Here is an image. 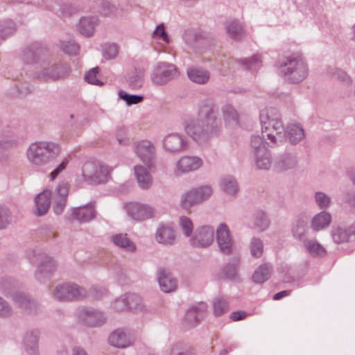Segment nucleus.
<instances>
[{
  "instance_id": "f257e3e1",
  "label": "nucleus",
  "mask_w": 355,
  "mask_h": 355,
  "mask_svg": "<svg viewBox=\"0 0 355 355\" xmlns=\"http://www.w3.org/2000/svg\"><path fill=\"white\" fill-rule=\"evenodd\" d=\"M196 120L185 121V132L200 145L207 144L221 132L222 122L218 116V108L211 98L200 101L198 105Z\"/></svg>"
},
{
  "instance_id": "f03ea898",
  "label": "nucleus",
  "mask_w": 355,
  "mask_h": 355,
  "mask_svg": "<svg viewBox=\"0 0 355 355\" xmlns=\"http://www.w3.org/2000/svg\"><path fill=\"white\" fill-rule=\"evenodd\" d=\"M69 189V184L62 182L57 186L54 191L46 189L37 194L35 199V214L39 216L46 214L51 202L54 213L56 215L62 214L67 206Z\"/></svg>"
},
{
  "instance_id": "7ed1b4c3",
  "label": "nucleus",
  "mask_w": 355,
  "mask_h": 355,
  "mask_svg": "<svg viewBox=\"0 0 355 355\" xmlns=\"http://www.w3.org/2000/svg\"><path fill=\"white\" fill-rule=\"evenodd\" d=\"M61 151L60 146L52 141H41L31 144L27 150L29 162L37 167L44 166L55 160Z\"/></svg>"
},
{
  "instance_id": "20e7f679",
  "label": "nucleus",
  "mask_w": 355,
  "mask_h": 355,
  "mask_svg": "<svg viewBox=\"0 0 355 355\" xmlns=\"http://www.w3.org/2000/svg\"><path fill=\"white\" fill-rule=\"evenodd\" d=\"M279 69L285 80L291 83L302 82L309 73L307 62L301 55L286 57L279 62Z\"/></svg>"
},
{
  "instance_id": "39448f33",
  "label": "nucleus",
  "mask_w": 355,
  "mask_h": 355,
  "mask_svg": "<svg viewBox=\"0 0 355 355\" xmlns=\"http://www.w3.org/2000/svg\"><path fill=\"white\" fill-rule=\"evenodd\" d=\"M70 68L64 62H49L33 73V78L42 82H54L69 76Z\"/></svg>"
},
{
  "instance_id": "423d86ee",
  "label": "nucleus",
  "mask_w": 355,
  "mask_h": 355,
  "mask_svg": "<svg viewBox=\"0 0 355 355\" xmlns=\"http://www.w3.org/2000/svg\"><path fill=\"white\" fill-rule=\"evenodd\" d=\"M53 295L60 301L80 300L87 297V291L73 283H66L55 287Z\"/></svg>"
},
{
  "instance_id": "0eeeda50",
  "label": "nucleus",
  "mask_w": 355,
  "mask_h": 355,
  "mask_svg": "<svg viewBox=\"0 0 355 355\" xmlns=\"http://www.w3.org/2000/svg\"><path fill=\"white\" fill-rule=\"evenodd\" d=\"M79 321L85 326L96 328L104 325L107 320L106 313L94 307H83L78 312Z\"/></svg>"
},
{
  "instance_id": "6e6552de",
  "label": "nucleus",
  "mask_w": 355,
  "mask_h": 355,
  "mask_svg": "<svg viewBox=\"0 0 355 355\" xmlns=\"http://www.w3.org/2000/svg\"><path fill=\"white\" fill-rule=\"evenodd\" d=\"M96 215L95 202H89L83 206L71 207L66 214L64 218L71 224L76 222L82 224L93 220Z\"/></svg>"
},
{
  "instance_id": "1a4fd4ad",
  "label": "nucleus",
  "mask_w": 355,
  "mask_h": 355,
  "mask_svg": "<svg viewBox=\"0 0 355 355\" xmlns=\"http://www.w3.org/2000/svg\"><path fill=\"white\" fill-rule=\"evenodd\" d=\"M108 166L94 162H86L83 166V175L90 184L104 183L110 175Z\"/></svg>"
},
{
  "instance_id": "9d476101",
  "label": "nucleus",
  "mask_w": 355,
  "mask_h": 355,
  "mask_svg": "<svg viewBox=\"0 0 355 355\" xmlns=\"http://www.w3.org/2000/svg\"><path fill=\"white\" fill-rule=\"evenodd\" d=\"M179 71L177 67L167 62H159L151 75V80L156 85H164L178 78Z\"/></svg>"
},
{
  "instance_id": "9b49d317",
  "label": "nucleus",
  "mask_w": 355,
  "mask_h": 355,
  "mask_svg": "<svg viewBox=\"0 0 355 355\" xmlns=\"http://www.w3.org/2000/svg\"><path fill=\"white\" fill-rule=\"evenodd\" d=\"M39 264L35 273V277L41 283L49 279L56 270V262L52 257L44 253H38Z\"/></svg>"
},
{
  "instance_id": "f8f14e48",
  "label": "nucleus",
  "mask_w": 355,
  "mask_h": 355,
  "mask_svg": "<svg viewBox=\"0 0 355 355\" xmlns=\"http://www.w3.org/2000/svg\"><path fill=\"white\" fill-rule=\"evenodd\" d=\"M261 125H268L273 122L272 130L280 138L283 139L282 133L284 131V126L282 121V116L279 112L275 107H268L261 111L259 115Z\"/></svg>"
},
{
  "instance_id": "ddd939ff",
  "label": "nucleus",
  "mask_w": 355,
  "mask_h": 355,
  "mask_svg": "<svg viewBox=\"0 0 355 355\" xmlns=\"http://www.w3.org/2000/svg\"><path fill=\"white\" fill-rule=\"evenodd\" d=\"M135 151L148 169L153 166L156 158V149L152 142L147 140L138 142L135 146Z\"/></svg>"
},
{
  "instance_id": "4468645a",
  "label": "nucleus",
  "mask_w": 355,
  "mask_h": 355,
  "mask_svg": "<svg viewBox=\"0 0 355 355\" xmlns=\"http://www.w3.org/2000/svg\"><path fill=\"white\" fill-rule=\"evenodd\" d=\"M47 53L46 47L39 42H34L22 51L21 60L28 64L38 63Z\"/></svg>"
},
{
  "instance_id": "2eb2a0df",
  "label": "nucleus",
  "mask_w": 355,
  "mask_h": 355,
  "mask_svg": "<svg viewBox=\"0 0 355 355\" xmlns=\"http://www.w3.org/2000/svg\"><path fill=\"white\" fill-rule=\"evenodd\" d=\"M163 146L169 153H179L187 150L188 141L183 135L171 133L164 138Z\"/></svg>"
},
{
  "instance_id": "dca6fc26",
  "label": "nucleus",
  "mask_w": 355,
  "mask_h": 355,
  "mask_svg": "<svg viewBox=\"0 0 355 355\" xmlns=\"http://www.w3.org/2000/svg\"><path fill=\"white\" fill-rule=\"evenodd\" d=\"M214 230L210 226H202L194 233L190 239V243L195 248H206L210 245L214 241Z\"/></svg>"
},
{
  "instance_id": "f3484780",
  "label": "nucleus",
  "mask_w": 355,
  "mask_h": 355,
  "mask_svg": "<svg viewBox=\"0 0 355 355\" xmlns=\"http://www.w3.org/2000/svg\"><path fill=\"white\" fill-rule=\"evenodd\" d=\"M216 241L220 251L226 255L230 254L233 248V240L227 225L222 223L216 230Z\"/></svg>"
},
{
  "instance_id": "a211bd4d",
  "label": "nucleus",
  "mask_w": 355,
  "mask_h": 355,
  "mask_svg": "<svg viewBox=\"0 0 355 355\" xmlns=\"http://www.w3.org/2000/svg\"><path fill=\"white\" fill-rule=\"evenodd\" d=\"M128 215L136 220H144L153 216L154 209L148 205L130 202L126 205Z\"/></svg>"
},
{
  "instance_id": "6ab92c4d",
  "label": "nucleus",
  "mask_w": 355,
  "mask_h": 355,
  "mask_svg": "<svg viewBox=\"0 0 355 355\" xmlns=\"http://www.w3.org/2000/svg\"><path fill=\"white\" fill-rule=\"evenodd\" d=\"M10 298L17 306L28 313H35L38 309L37 303L29 295L19 290Z\"/></svg>"
},
{
  "instance_id": "aec40b11",
  "label": "nucleus",
  "mask_w": 355,
  "mask_h": 355,
  "mask_svg": "<svg viewBox=\"0 0 355 355\" xmlns=\"http://www.w3.org/2000/svg\"><path fill=\"white\" fill-rule=\"evenodd\" d=\"M331 235L334 242L337 244L347 243L350 238L355 235V224L349 226H334L331 231Z\"/></svg>"
},
{
  "instance_id": "412c9836",
  "label": "nucleus",
  "mask_w": 355,
  "mask_h": 355,
  "mask_svg": "<svg viewBox=\"0 0 355 355\" xmlns=\"http://www.w3.org/2000/svg\"><path fill=\"white\" fill-rule=\"evenodd\" d=\"M205 310L206 304L204 303L189 308L184 319L186 328L190 329L197 325L204 317Z\"/></svg>"
},
{
  "instance_id": "4be33fe9",
  "label": "nucleus",
  "mask_w": 355,
  "mask_h": 355,
  "mask_svg": "<svg viewBox=\"0 0 355 355\" xmlns=\"http://www.w3.org/2000/svg\"><path fill=\"white\" fill-rule=\"evenodd\" d=\"M298 164V159L295 153H284L275 159L274 167L279 172L294 169Z\"/></svg>"
},
{
  "instance_id": "5701e85b",
  "label": "nucleus",
  "mask_w": 355,
  "mask_h": 355,
  "mask_svg": "<svg viewBox=\"0 0 355 355\" xmlns=\"http://www.w3.org/2000/svg\"><path fill=\"white\" fill-rule=\"evenodd\" d=\"M175 232L170 224H161L155 233V240L160 244L171 245L175 241Z\"/></svg>"
},
{
  "instance_id": "b1692460",
  "label": "nucleus",
  "mask_w": 355,
  "mask_h": 355,
  "mask_svg": "<svg viewBox=\"0 0 355 355\" xmlns=\"http://www.w3.org/2000/svg\"><path fill=\"white\" fill-rule=\"evenodd\" d=\"M158 282L161 290L164 293H171L177 288V280L171 272L166 268H160L157 272Z\"/></svg>"
},
{
  "instance_id": "393cba45",
  "label": "nucleus",
  "mask_w": 355,
  "mask_h": 355,
  "mask_svg": "<svg viewBox=\"0 0 355 355\" xmlns=\"http://www.w3.org/2000/svg\"><path fill=\"white\" fill-rule=\"evenodd\" d=\"M202 164V159L197 156H184L177 162V169L181 173H189L198 169Z\"/></svg>"
},
{
  "instance_id": "a878e982",
  "label": "nucleus",
  "mask_w": 355,
  "mask_h": 355,
  "mask_svg": "<svg viewBox=\"0 0 355 355\" xmlns=\"http://www.w3.org/2000/svg\"><path fill=\"white\" fill-rule=\"evenodd\" d=\"M39 331L31 330L27 331L24 337V347L28 355H39Z\"/></svg>"
},
{
  "instance_id": "bb28decb",
  "label": "nucleus",
  "mask_w": 355,
  "mask_h": 355,
  "mask_svg": "<svg viewBox=\"0 0 355 355\" xmlns=\"http://www.w3.org/2000/svg\"><path fill=\"white\" fill-rule=\"evenodd\" d=\"M187 74L191 81L199 85L207 84L210 79V72L201 67H189L187 70Z\"/></svg>"
},
{
  "instance_id": "cd10ccee",
  "label": "nucleus",
  "mask_w": 355,
  "mask_h": 355,
  "mask_svg": "<svg viewBox=\"0 0 355 355\" xmlns=\"http://www.w3.org/2000/svg\"><path fill=\"white\" fill-rule=\"evenodd\" d=\"M20 288L21 284L13 277L0 278V291L7 297H11Z\"/></svg>"
},
{
  "instance_id": "c85d7f7f",
  "label": "nucleus",
  "mask_w": 355,
  "mask_h": 355,
  "mask_svg": "<svg viewBox=\"0 0 355 355\" xmlns=\"http://www.w3.org/2000/svg\"><path fill=\"white\" fill-rule=\"evenodd\" d=\"M134 170L139 187L145 190L148 189L152 186L153 180L148 168L141 165H137Z\"/></svg>"
},
{
  "instance_id": "c756f323",
  "label": "nucleus",
  "mask_w": 355,
  "mask_h": 355,
  "mask_svg": "<svg viewBox=\"0 0 355 355\" xmlns=\"http://www.w3.org/2000/svg\"><path fill=\"white\" fill-rule=\"evenodd\" d=\"M125 80L130 89H137L141 88L144 82V70L139 68L129 71L126 75Z\"/></svg>"
},
{
  "instance_id": "7c9ffc66",
  "label": "nucleus",
  "mask_w": 355,
  "mask_h": 355,
  "mask_svg": "<svg viewBox=\"0 0 355 355\" xmlns=\"http://www.w3.org/2000/svg\"><path fill=\"white\" fill-rule=\"evenodd\" d=\"M97 23L98 17L96 16L81 17L78 25V30L81 35L90 37L93 35Z\"/></svg>"
},
{
  "instance_id": "2f4dec72",
  "label": "nucleus",
  "mask_w": 355,
  "mask_h": 355,
  "mask_svg": "<svg viewBox=\"0 0 355 355\" xmlns=\"http://www.w3.org/2000/svg\"><path fill=\"white\" fill-rule=\"evenodd\" d=\"M108 341L111 345L119 348L127 347L131 343L130 336L121 329L113 331L109 336Z\"/></svg>"
},
{
  "instance_id": "473e14b6",
  "label": "nucleus",
  "mask_w": 355,
  "mask_h": 355,
  "mask_svg": "<svg viewBox=\"0 0 355 355\" xmlns=\"http://www.w3.org/2000/svg\"><path fill=\"white\" fill-rule=\"evenodd\" d=\"M282 136H286L291 144H295L304 137V132L300 125L291 124L284 128Z\"/></svg>"
},
{
  "instance_id": "72a5a7b5",
  "label": "nucleus",
  "mask_w": 355,
  "mask_h": 355,
  "mask_svg": "<svg viewBox=\"0 0 355 355\" xmlns=\"http://www.w3.org/2000/svg\"><path fill=\"white\" fill-rule=\"evenodd\" d=\"M114 244L126 252H133L136 250V245L128 237L127 234H117L112 236Z\"/></svg>"
},
{
  "instance_id": "f704fd0d",
  "label": "nucleus",
  "mask_w": 355,
  "mask_h": 355,
  "mask_svg": "<svg viewBox=\"0 0 355 355\" xmlns=\"http://www.w3.org/2000/svg\"><path fill=\"white\" fill-rule=\"evenodd\" d=\"M225 30L227 35L234 40H240L245 36L243 27L237 20L227 21Z\"/></svg>"
},
{
  "instance_id": "c9c22d12",
  "label": "nucleus",
  "mask_w": 355,
  "mask_h": 355,
  "mask_svg": "<svg viewBox=\"0 0 355 355\" xmlns=\"http://www.w3.org/2000/svg\"><path fill=\"white\" fill-rule=\"evenodd\" d=\"M269 225L268 214L263 210H257L253 214V227L259 232H263Z\"/></svg>"
},
{
  "instance_id": "e433bc0d",
  "label": "nucleus",
  "mask_w": 355,
  "mask_h": 355,
  "mask_svg": "<svg viewBox=\"0 0 355 355\" xmlns=\"http://www.w3.org/2000/svg\"><path fill=\"white\" fill-rule=\"evenodd\" d=\"M331 221V214L326 211H321L313 218L311 226L315 231H319L328 227Z\"/></svg>"
},
{
  "instance_id": "4c0bfd02",
  "label": "nucleus",
  "mask_w": 355,
  "mask_h": 355,
  "mask_svg": "<svg viewBox=\"0 0 355 355\" xmlns=\"http://www.w3.org/2000/svg\"><path fill=\"white\" fill-rule=\"evenodd\" d=\"M254 156L257 168L261 170L270 168L272 161L270 153L268 150H261V153L254 154Z\"/></svg>"
},
{
  "instance_id": "58836bf2",
  "label": "nucleus",
  "mask_w": 355,
  "mask_h": 355,
  "mask_svg": "<svg viewBox=\"0 0 355 355\" xmlns=\"http://www.w3.org/2000/svg\"><path fill=\"white\" fill-rule=\"evenodd\" d=\"M220 187L223 191L227 195H236L239 190L238 183L232 176H226L222 178Z\"/></svg>"
},
{
  "instance_id": "ea45409f",
  "label": "nucleus",
  "mask_w": 355,
  "mask_h": 355,
  "mask_svg": "<svg viewBox=\"0 0 355 355\" xmlns=\"http://www.w3.org/2000/svg\"><path fill=\"white\" fill-rule=\"evenodd\" d=\"M304 247L310 255L315 257H322L326 254V250L318 242L314 240L304 241Z\"/></svg>"
},
{
  "instance_id": "a19ab883",
  "label": "nucleus",
  "mask_w": 355,
  "mask_h": 355,
  "mask_svg": "<svg viewBox=\"0 0 355 355\" xmlns=\"http://www.w3.org/2000/svg\"><path fill=\"white\" fill-rule=\"evenodd\" d=\"M271 274V267L268 264L261 265L254 272L252 275L253 282L257 284H261L267 281Z\"/></svg>"
},
{
  "instance_id": "79ce46f5",
  "label": "nucleus",
  "mask_w": 355,
  "mask_h": 355,
  "mask_svg": "<svg viewBox=\"0 0 355 355\" xmlns=\"http://www.w3.org/2000/svg\"><path fill=\"white\" fill-rule=\"evenodd\" d=\"M329 74L345 87H349L352 85V78L340 69H331L329 71Z\"/></svg>"
},
{
  "instance_id": "37998d69",
  "label": "nucleus",
  "mask_w": 355,
  "mask_h": 355,
  "mask_svg": "<svg viewBox=\"0 0 355 355\" xmlns=\"http://www.w3.org/2000/svg\"><path fill=\"white\" fill-rule=\"evenodd\" d=\"M240 259L234 257L232 261L224 266L222 274L226 279H234L236 277Z\"/></svg>"
},
{
  "instance_id": "c03bdc74",
  "label": "nucleus",
  "mask_w": 355,
  "mask_h": 355,
  "mask_svg": "<svg viewBox=\"0 0 355 355\" xmlns=\"http://www.w3.org/2000/svg\"><path fill=\"white\" fill-rule=\"evenodd\" d=\"M181 206L183 209L189 210L192 207L200 204L196 196V193L193 189L184 193L180 201Z\"/></svg>"
},
{
  "instance_id": "a18cd8bd",
  "label": "nucleus",
  "mask_w": 355,
  "mask_h": 355,
  "mask_svg": "<svg viewBox=\"0 0 355 355\" xmlns=\"http://www.w3.org/2000/svg\"><path fill=\"white\" fill-rule=\"evenodd\" d=\"M306 230V221L303 218L298 219L292 227L293 236L297 240L306 241L305 234Z\"/></svg>"
},
{
  "instance_id": "49530a36",
  "label": "nucleus",
  "mask_w": 355,
  "mask_h": 355,
  "mask_svg": "<svg viewBox=\"0 0 355 355\" xmlns=\"http://www.w3.org/2000/svg\"><path fill=\"white\" fill-rule=\"evenodd\" d=\"M222 113L224 121L226 123L233 122L239 123V114L236 110L230 104H225L222 107Z\"/></svg>"
},
{
  "instance_id": "de8ad7c7",
  "label": "nucleus",
  "mask_w": 355,
  "mask_h": 355,
  "mask_svg": "<svg viewBox=\"0 0 355 355\" xmlns=\"http://www.w3.org/2000/svg\"><path fill=\"white\" fill-rule=\"evenodd\" d=\"M15 30V24L13 21L6 20L0 22V44L6 37L12 35Z\"/></svg>"
},
{
  "instance_id": "09e8293b",
  "label": "nucleus",
  "mask_w": 355,
  "mask_h": 355,
  "mask_svg": "<svg viewBox=\"0 0 355 355\" xmlns=\"http://www.w3.org/2000/svg\"><path fill=\"white\" fill-rule=\"evenodd\" d=\"M128 309L135 311H142L144 309V305L141 297L136 294L126 295Z\"/></svg>"
},
{
  "instance_id": "8fccbe9b",
  "label": "nucleus",
  "mask_w": 355,
  "mask_h": 355,
  "mask_svg": "<svg viewBox=\"0 0 355 355\" xmlns=\"http://www.w3.org/2000/svg\"><path fill=\"white\" fill-rule=\"evenodd\" d=\"M244 69L255 71L261 66V58L258 55H254L250 58L241 59L238 60Z\"/></svg>"
},
{
  "instance_id": "3c124183",
  "label": "nucleus",
  "mask_w": 355,
  "mask_h": 355,
  "mask_svg": "<svg viewBox=\"0 0 355 355\" xmlns=\"http://www.w3.org/2000/svg\"><path fill=\"white\" fill-rule=\"evenodd\" d=\"M265 137L261 135H253L251 137V147L253 149L254 154L261 153V150H268L266 146L268 145L265 141Z\"/></svg>"
},
{
  "instance_id": "603ef678",
  "label": "nucleus",
  "mask_w": 355,
  "mask_h": 355,
  "mask_svg": "<svg viewBox=\"0 0 355 355\" xmlns=\"http://www.w3.org/2000/svg\"><path fill=\"white\" fill-rule=\"evenodd\" d=\"M118 95L119 98L124 101L128 106L138 104L144 100L142 95L130 94L123 90H120Z\"/></svg>"
},
{
  "instance_id": "864d4df0",
  "label": "nucleus",
  "mask_w": 355,
  "mask_h": 355,
  "mask_svg": "<svg viewBox=\"0 0 355 355\" xmlns=\"http://www.w3.org/2000/svg\"><path fill=\"white\" fill-rule=\"evenodd\" d=\"M213 306L214 315L220 316L228 310L229 304L225 298L218 297L214 300Z\"/></svg>"
},
{
  "instance_id": "5fc2aeb1",
  "label": "nucleus",
  "mask_w": 355,
  "mask_h": 355,
  "mask_svg": "<svg viewBox=\"0 0 355 355\" xmlns=\"http://www.w3.org/2000/svg\"><path fill=\"white\" fill-rule=\"evenodd\" d=\"M314 198L316 205L321 209H325L329 207L331 202V198L322 191L315 192Z\"/></svg>"
},
{
  "instance_id": "6e6d98bb",
  "label": "nucleus",
  "mask_w": 355,
  "mask_h": 355,
  "mask_svg": "<svg viewBox=\"0 0 355 355\" xmlns=\"http://www.w3.org/2000/svg\"><path fill=\"white\" fill-rule=\"evenodd\" d=\"M60 48L67 54L76 55L79 51V45L72 40L60 42Z\"/></svg>"
},
{
  "instance_id": "4d7b16f0",
  "label": "nucleus",
  "mask_w": 355,
  "mask_h": 355,
  "mask_svg": "<svg viewBox=\"0 0 355 355\" xmlns=\"http://www.w3.org/2000/svg\"><path fill=\"white\" fill-rule=\"evenodd\" d=\"M263 250V245L262 241L259 238H252L250 242L251 254L254 257L259 258L262 255Z\"/></svg>"
},
{
  "instance_id": "13d9d810",
  "label": "nucleus",
  "mask_w": 355,
  "mask_h": 355,
  "mask_svg": "<svg viewBox=\"0 0 355 355\" xmlns=\"http://www.w3.org/2000/svg\"><path fill=\"white\" fill-rule=\"evenodd\" d=\"M170 355H195V354L190 347L177 343L172 347Z\"/></svg>"
},
{
  "instance_id": "bf43d9fd",
  "label": "nucleus",
  "mask_w": 355,
  "mask_h": 355,
  "mask_svg": "<svg viewBox=\"0 0 355 355\" xmlns=\"http://www.w3.org/2000/svg\"><path fill=\"white\" fill-rule=\"evenodd\" d=\"M272 123L273 122H270L268 125L266 124L265 125H261V134L263 137H266L268 139L275 144H277V139L281 141L282 139H280L275 134V132L272 130Z\"/></svg>"
},
{
  "instance_id": "052dcab7",
  "label": "nucleus",
  "mask_w": 355,
  "mask_h": 355,
  "mask_svg": "<svg viewBox=\"0 0 355 355\" xmlns=\"http://www.w3.org/2000/svg\"><path fill=\"white\" fill-rule=\"evenodd\" d=\"M193 190L196 193L200 204L209 199L212 194V189L209 186H202L194 188Z\"/></svg>"
},
{
  "instance_id": "680f3d73",
  "label": "nucleus",
  "mask_w": 355,
  "mask_h": 355,
  "mask_svg": "<svg viewBox=\"0 0 355 355\" xmlns=\"http://www.w3.org/2000/svg\"><path fill=\"white\" fill-rule=\"evenodd\" d=\"M99 67H96L91 69L85 75V80L89 84L102 86L103 83L97 78V75L99 72Z\"/></svg>"
},
{
  "instance_id": "e2e57ef3",
  "label": "nucleus",
  "mask_w": 355,
  "mask_h": 355,
  "mask_svg": "<svg viewBox=\"0 0 355 355\" xmlns=\"http://www.w3.org/2000/svg\"><path fill=\"white\" fill-rule=\"evenodd\" d=\"M103 53L105 59H114L119 53V47L116 44H106L103 46Z\"/></svg>"
},
{
  "instance_id": "0e129e2a",
  "label": "nucleus",
  "mask_w": 355,
  "mask_h": 355,
  "mask_svg": "<svg viewBox=\"0 0 355 355\" xmlns=\"http://www.w3.org/2000/svg\"><path fill=\"white\" fill-rule=\"evenodd\" d=\"M180 225L183 234L189 237L191 235L193 230V225L191 220L187 216H182L180 218Z\"/></svg>"
},
{
  "instance_id": "69168bd1",
  "label": "nucleus",
  "mask_w": 355,
  "mask_h": 355,
  "mask_svg": "<svg viewBox=\"0 0 355 355\" xmlns=\"http://www.w3.org/2000/svg\"><path fill=\"white\" fill-rule=\"evenodd\" d=\"M11 221V214L9 209L0 206V230L6 228Z\"/></svg>"
},
{
  "instance_id": "338daca9",
  "label": "nucleus",
  "mask_w": 355,
  "mask_h": 355,
  "mask_svg": "<svg viewBox=\"0 0 355 355\" xmlns=\"http://www.w3.org/2000/svg\"><path fill=\"white\" fill-rule=\"evenodd\" d=\"M153 37L155 39L162 40L166 44L169 42V37L165 30L164 24H161L157 26L155 30L153 33Z\"/></svg>"
},
{
  "instance_id": "774afa93",
  "label": "nucleus",
  "mask_w": 355,
  "mask_h": 355,
  "mask_svg": "<svg viewBox=\"0 0 355 355\" xmlns=\"http://www.w3.org/2000/svg\"><path fill=\"white\" fill-rule=\"evenodd\" d=\"M116 138L120 146H125L130 144V139L128 137L127 130L124 127H120L116 130Z\"/></svg>"
}]
</instances>
